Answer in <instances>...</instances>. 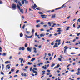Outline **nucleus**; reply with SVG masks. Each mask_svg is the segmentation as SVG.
I'll list each match as a JSON object with an SVG mask.
<instances>
[{"label":"nucleus","instance_id":"obj_1","mask_svg":"<svg viewBox=\"0 0 80 80\" xmlns=\"http://www.w3.org/2000/svg\"><path fill=\"white\" fill-rule=\"evenodd\" d=\"M16 7H17V5L14 4H13L12 6V8H13V10H16Z\"/></svg>","mask_w":80,"mask_h":80},{"label":"nucleus","instance_id":"obj_2","mask_svg":"<svg viewBox=\"0 0 80 80\" xmlns=\"http://www.w3.org/2000/svg\"><path fill=\"white\" fill-rule=\"evenodd\" d=\"M27 50L28 51L31 52H32V47L28 48H27Z\"/></svg>","mask_w":80,"mask_h":80},{"label":"nucleus","instance_id":"obj_3","mask_svg":"<svg viewBox=\"0 0 80 80\" xmlns=\"http://www.w3.org/2000/svg\"><path fill=\"white\" fill-rule=\"evenodd\" d=\"M25 37H27V38H31L33 37V35H32L31 36H28L27 35H25Z\"/></svg>","mask_w":80,"mask_h":80},{"label":"nucleus","instance_id":"obj_4","mask_svg":"<svg viewBox=\"0 0 80 80\" xmlns=\"http://www.w3.org/2000/svg\"><path fill=\"white\" fill-rule=\"evenodd\" d=\"M21 75L22 76V77H27V74H26V73H24L23 74L22 72H21Z\"/></svg>","mask_w":80,"mask_h":80},{"label":"nucleus","instance_id":"obj_5","mask_svg":"<svg viewBox=\"0 0 80 80\" xmlns=\"http://www.w3.org/2000/svg\"><path fill=\"white\" fill-rule=\"evenodd\" d=\"M58 45V43H57V42H56L55 43V45H54L53 46V48H55V47L57 48L58 47V45Z\"/></svg>","mask_w":80,"mask_h":80},{"label":"nucleus","instance_id":"obj_6","mask_svg":"<svg viewBox=\"0 0 80 80\" xmlns=\"http://www.w3.org/2000/svg\"><path fill=\"white\" fill-rule=\"evenodd\" d=\"M58 30L57 31V32H62V30H61V28H58Z\"/></svg>","mask_w":80,"mask_h":80},{"label":"nucleus","instance_id":"obj_7","mask_svg":"<svg viewBox=\"0 0 80 80\" xmlns=\"http://www.w3.org/2000/svg\"><path fill=\"white\" fill-rule=\"evenodd\" d=\"M56 17L55 14L52 15V16L51 17L52 18H55Z\"/></svg>","mask_w":80,"mask_h":80},{"label":"nucleus","instance_id":"obj_8","mask_svg":"<svg viewBox=\"0 0 80 80\" xmlns=\"http://www.w3.org/2000/svg\"><path fill=\"white\" fill-rule=\"evenodd\" d=\"M43 62H40V63H39L37 64V65H38V66H40L41 65H43Z\"/></svg>","mask_w":80,"mask_h":80},{"label":"nucleus","instance_id":"obj_9","mask_svg":"<svg viewBox=\"0 0 80 80\" xmlns=\"http://www.w3.org/2000/svg\"><path fill=\"white\" fill-rule=\"evenodd\" d=\"M19 10H20V12L22 13H23V9H21Z\"/></svg>","mask_w":80,"mask_h":80},{"label":"nucleus","instance_id":"obj_10","mask_svg":"<svg viewBox=\"0 0 80 80\" xmlns=\"http://www.w3.org/2000/svg\"><path fill=\"white\" fill-rule=\"evenodd\" d=\"M42 68L44 69L45 70H47V68L45 67L44 66H43L42 67Z\"/></svg>","mask_w":80,"mask_h":80},{"label":"nucleus","instance_id":"obj_11","mask_svg":"<svg viewBox=\"0 0 80 80\" xmlns=\"http://www.w3.org/2000/svg\"><path fill=\"white\" fill-rule=\"evenodd\" d=\"M5 63L7 64V63H10V61H7L5 62Z\"/></svg>","mask_w":80,"mask_h":80},{"label":"nucleus","instance_id":"obj_12","mask_svg":"<svg viewBox=\"0 0 80 80\" xmlns=\"http://www.w3.org/2000/svg\"><path fill=\"white\" fill-rule=\"evenodd\" d=\"M6 68H8V69H10V67L9 66V65H7L6 66Z\"/></svg>","mask_w":80,"mask_h":80},{"label":"nucleus","instance_id":"obj_13","mask_svg":"<svg viewBox=\"0 0 80 80\" xmlns=\"http://www.w3.org/2000/svg\"><path fill=\"white\" fill-rule=\"evenodd\" d=\"M61 40H58V39H57L55 41V42H61Z\"/></svg>","mask_w":80,"mask_h":80},{"label":"nucleus","instance_id":"obj_14","mask_svg":"<svg viewBox=\"0 0 80 80\" xmlns=\"http://www.w3.org/2000/svg\"><path fill=\"white\" fill-rule=\"evenodd\" d=\"M36 59L35 58H32V59L31 60V62H33V61H34V60H35Z\"/></svg>","mask_w":80,"mask_h":80},{"label":"nucleus","instance_id":"obj_15","mask_svg":"<svg viewBox=\"0 0 80 80\" xmlns=\"http://www.w3.org/2000/svg\"><path fill=\"white\" fill-rule=\"evenodd\" d=\"M45 36V34H40V37H44Z\"/></svg>","mask_w":80,"mask_h":80},{"label":"nucleus","instance_id":"obj_16","mask_svg":"<svg viewBox=\"0 0 80 80\" xmlns=\"http://www.w3.org/2000/svg\"><path fill=\"white\" fill-rule=\"evenodd\" d=\"M32 71L33 72V73H37V71H35V70L32 69Z\"/></svg>","mask_w":80,"mask_h":80},{"label":"nucleus","instance_id":"obj_17","mask_svg":"<svg viewBox=\"0 0 80 80\" xmlns=\"http://www.w3.org/2000/svg\"><path fill=\"white\" fill-rule=\"evenodd\" d=\"M45 15H41V17H42V18H46V17H44V16H45Z\"/></svg>","mask_w":80,"mask_h":80},{"label":"nucleus","instance_id":"obj_18","mask_svg":"<svg viewBox=\"0 0 80 80\" xmlns=\"http://www.w3.org/2000/svg\"><path fill=\"white\" fill-rule=\"evenodd\" d=\"M55 64L54 63H53L52 64L51 66V67H54V66H55Z\"/></svg>","mask_w":80,"mask_h":80},{"label":"nucleus","instance_id":"obj_19","mask_svg":"<svg viewBox=\"0 0 80 80\" xmlns=\"http://www.w3.org/2000/svg\"><path fill=\"white\" fill-rule=\"evenodd\" d=\"M36 27L37 28H39V27H40V24L37 25L36 26Z\"/></svg>","mask_w":80,"mask_h":80},{"label":"nucleus","instance_id":"obj_20","mask_svg":"<svg viewBox=\"0 0 80 80\" xmlns=\"http://www.w3.org/2000/svg\"><path fill=\"white\" fill-rule=\"evenodd\" d=\"M34 32H35V30L33 29L32 30V35H33L34 33Z\"/></svg>","mask_w":80,"mask_h":80},{"label":"nucleus","instance_id":"obj_21","mask_svg":"<svg viewBox=\"0 0 80 80\" xmlns=\"http://www.w3.org/2000/svg\"><path fill=\"white\" fill-rule=\"evenodd\" d=\"M23 34H22V33H21L20 34V37H23Z\"/></svg>","mask_w":80,"mask_h":80},{"label":"nucleus","instance_id":"obj_22","mask_svg":"<svg viewBox=\"0 0 80 80\" xmlns=\"http://www.w3.org/2000/svg\"><path fill=\"white\" fill-rule=\"evenodd\" d=\"M27 64H28V65H32V62H29L27 63Z\"/></svg>","mask_w":80,"mask_h":80},{"label":"nucleus","instance_id":"obj_23","mask_svg":"<svg viewBox=\"0 0 80 80\" xmlns=\"http://www.w3.org/2000/svg\"><path fill=\"white\" fill-rule=\"evenodd\" d=\"M70 28V27H68L66 29V30H69V28Z\"/></svg>","mask_w":80,"mask_h":80},{"label":"nucleus","instance_id":"obj_24","mask_svg":"<svg viewBox=\"0 0 80 80\" xmlns=\"http://www.w3.org/2000/svg\"><path fill=\"white\" fill-rule=\"evenodd\" d=\"M33 7H34V8H35V7H37V6L36 5V4H34V6H32Z\"/></svg>","mask_w":80,"mask_h":80},{"label":"nucleus","instance_id":"obj_25","mask_svg":"<svg viewBox=\"0 0 80 80\" xmlns=\"http://www.w3.org/2000/svg\"><path fill=\"white\" fill-rule=\"evenodd\" d=\"M2 69L3 70V68H4V65L3 64H2Z\"/></svg>","mask_w":80,"mask_h":80},{"label":"nucleus","instance_id":"obj_26","mask_svg":"<svg viewBox=\"0 0 80 80\" xmlns=\"http://www.w3.org/2000/svg\"><path fill=\"white\" fill-rule=\"evenodd\" d=\"M17 7H18V8L19 10H20V9H21L20 7V6H19V5H17Z\"/></svg>","mask_w":80,"mask_h":80},{"label":"nucleus","instance_id":"obj_27","mask_svg":"<svg viewBox=\"0 0 80 80\" xmlns=\"http://www.w3.org/2000/svg\"><path fill=\"white\" fill-rule=\"evenodd\" d=\"M64 6H65V4H64L62 6L60 7V9H61V8H63V7H64Z\"/></svg>","mask_w":80,"mask_h":80},{"label":"nucleus","instance_id":"obj_28","mask_svg":"<svg viewBox=\"0 0 80 80\" xmlns=\"http://www.w3.org/2000/svg\"><path fill=\"white\" fill-rule=\"evenodd\" d=\"M64 6H65V4H64L62 6L60 7V9H61V8H63V7H64Z\"/></svg>","mask_w":80,"mask_h":80},{"label":"nucleus","instance_id":"obj_29","mask_svg":"<svg viewBox=\"0 0 80 80\" xmlns=\"http://www.w3.org/2000/svg\"><path fill=\"white\" fill-rule=\"evenodd\" d=\"M64 6H65V4H64L62 6L60 7V9H61V8H63V7H64Z\"/></svg>","mask_w":80,"mask_h":80},{"label":"nucleus","instance_id":"obj_30","mask_svg":"<svg viewBox=\"0 0 80 80\" xmlns=\"http://www.w3.org/2000/svg\"><path fill=\"white\" fill-rule=\"evenodd\" d=\"M38 13L39 14H40V15H43V13L42 12H38Z\"/></svg>","mask_w":80,"mask_h":80},{"label":"nucleus","instance_id":"obj_31","mask_svg":"<svg viewBox=\"0 0 80 80\" xmlns=\"http://www.w3.org/2000/svg\"><path fill=\"white\" fill-rule=\"evenodd\" d=\"M67 47V46H65L64 47V50H67V49H68V48H66Z\"/></svg>","mask_w":80,"mask_h":80},{"label":"nucleus","instance_id":"obj_32","mask_svg":"<svg viewBox=\"0 0 80 80\" xmlns=\"http://www.w3.org/2000/svg\"><path fill=\"white\" fill-rule=\"evenodd\" d=\"M25 1V3L27 4V3H28V1H26V0Z\"/></svg>","mask_w":80,"mask_h":80},{"label":"nucleus","instance_id":"obj_33","mask_svg":"<svg viewBox=\"0 0 80 80\" xmlns=\"http://www.w3.org/2000/svg\"><path fill=\"white\" fill-rule=\"evenodd\" d=\"M25 47H28V45H27V43H26L25 45Z\"/></svg>","mask_w":80,"mask_h":80},{"label":"nucleus","instance_id":"obj_34","mask_svg":"<svg viewBox=\"0 0 80 80\" xmlns=\"http://www.w3.org/2000/svg\"><path fill=\"white\" fill-rule=\"evenodd\" d=\"M2 56H5V55H6V53H3L2 54Z\"/></svg>","mask_w":80,"mask_h":80},{"label":"nucleus","instance_id":"obj_35","mask_svg":"<svg viewBox=\"0 0 80 80\" xmlns=\"http://www.w3.org/2000/svg\"><path fill=\"white\" fill-rule=\"evenodd\" d=\"M58 60L59 61H60V62L62 61V59L60 58H58Z\"/></svg>","mask_w":80,"mask_h":80},{"label":"nucleus","instance_id":"obj_36","mask_svg":"<svg viewBox=\"0 0 80 80\" xmlns=\"http://www.w3.org/2000/svg\"><path fill=\"white\" fill-rule=\"evenodd\" d=\"M24 1H25L23 0L22 2V4H24V3H25Z\"/></svg>","mask_w":80,"mask_h":80},{"label":"nucleus","instance_id":"obj_37","mask_svg":"<svg viewBox=\"0 0 80 80\" xmlns=\"http://www.w3.org/2000/svg\"><path fill=\"white\" fill-rule=\"evenodd\" d=\"M59 9H60V8L59 7V8H56L55 10H58Z\"/></svg>","mask_w":80,"mask_h":80},{"label":"nucleus","instance_id":"obj_38","mask_svg":"<svg viewBox=\"0 0 80 80\" xmlns=\"http://www.w3.org/2000/svg\"><path fill=\"white\" fill-rule=\"evenodd\" d=\"M23 59L22 58L21 60V63H22V62H23Z\"/></svg>","mask_w":80,"mask_h":80},{"label":"nucleus","instance_id":"obj_39","mask_svg":"<svg viewBox=\"0 0 80 80\" xmlns=\"http://www.w3.org/2000/svg\"><path fill=\"white\" fill-rule=\"evenodd\" d=\"M47 75H49L51 74V73H50V72H48L47 73Z\"/></svg>","mask_w":80,"mask_h":80},{"label":"nucleus","instance_id":"obj_40","mask_svg":"<svg viewBox=\"0 0 80 80\" xmlns=\"http://www.w3.org/2000/svg\"><path fill=\"white\" fill-rule=\"evenodd\" d=\"M26 33L28 34H29V33H30V32H29V31H26Z\"/></svg>","mask_w":80,"mask_h":80},{"label":"nucleus","instance_id":"obj_41","mask_svg":"<svg viewBox=\"0 0 80 80\" xmlns=\"http://www.w3.org/2000/svg\"><path fill=\"white\" fill-rule=\"evenodd\" d=\"M48 24L49 25V26H51L52 25H51V23L50 22H48Z\"/></svg>","mask_w":80,"mask_h":80},{"label":"nucleus","instance_id":"obj_42","mask_svg":"<svg viewBox=\"0 0 80 80\" xmlns=\"http://www.w3.org/2000/svg\"><path fill=\"white\" fill-rule=\"evenodd\" d=\"M34 70H37V68H33V69Z\"/></svg>","mask_w":80,"mask_h":80},{"label":"nucleus","instance_id":"obj_43","mask_svg":"<svg viewBox=\"0 0 80 80\" xmlns=\"http://www.w3.org/2000/svg\"><path fill=\"white\" fill-rule=\"evenodd\" d=\"M18 3H19V5H20V6H22V4H21V3H20V2H19V1L18 2Z\"/></svg>","mask_w":80,"mask_h":80},{"label":"nucleus","instance_id":"obj_44","mask_svg":"<svg viewBox=\"0 0 80 80\" xmlns=\"http://www.w3.org/2000/svg\"><path fill=\"white\" fill-rule=\"evenodd\" d=\"M22 47H20L19 48V50H22Z\"/></svg>","mask_w":80,"mask_h":80},{"label":"nucleus","instance_id":"obj_45","mask_svg":"<svg viewBox=\"0 0 80 80\" xmlns=\"http://www.w3.org/2000/svg\"><path fill=\"white\" fill-rule=\"evenodd\" d=\"M12 56H10L9 58V60H11V59H12Z\"/></svg>","mask_w":80,"mask_h":80},{"label":"nucleus","instance_id":"obj_46","mask_svg":"<svg viewBox=\"0 0 80 80\" xmlns=\"http://www.w3.org/2000/svg\"><path fill=\"white\" fill-rule=\"evenodd\" d=\"M66 43H70V42L67 41Z\"/></svg>","mask_w":80,"mask_h":80},{"label":"nucleus","instance_id":"obj_47","mask_svg":"<svg viewBox=\"0 0 80 80\" xmlns=\"http://www.w3.org/2000/svg\"><path fill=\"white\" fill-rule=\"evenodd\" d=\"M32 67H31L30 68V71L31 72V71H32Z\"/></svg>","mask_w":80,"mask_h":80},{"label":"nucleus","instance_id":"obj_48","mask_svg":"<svg viewBox=\"0 0 80 80\" xmlns=\"http://www.w3.org/2000/svg\"><path fill=\"white\" fill-rule=\"evenodd\" d=\"M28 66H26L25 68L26 69H28Z\"/></svg>","mask_w":80,"mask_h":80},{"label":"nucleus","instance_id":"obj_49","mask_svg":"<svg viewBox=\"0 0 80 80\" xmlns=\"http://www.w3.org/2000/svg\"><path fill=\"white\" fill-rule=\"evenodd\" d=\"M51 12V10H49L46 12L47 13H50V12Z\"/></svg>","mask_w":80,"mask_h":80},{"label":"nucleus","instance_id":"obj_50","mask_svg":"<svg viewBox=\"0 0 80 80\" xmlns=\"http://www.w3.org/2000/svg\"><path fill=\"white\" fill-rule=\"evenodd\" d=\"M40 20H37L36 22L37 23H39V22H40Z\"/></svg>","mask_w":80,"mask_h":80},{"label":"nucleus","instance_id":"obj_51","mask_svg":"<svg viewBox=\"0 0 80 80\" xmlns=\"http://www.w3.org/2000/svg\"><path fill=\"white\" fill-rule=\"evenodd\" d=\"M25 25H24L23 26H22V28L23 29H24V28H25Z\"/></svg>","mask_w":80,"mask_h":80},{"label":"nucleus","instance_id":"obj_52","mask_svg":"<svg viewBox=\"0 0 80 80\" xmlns=\"http://www.w3.org/2000/svg\"><path fill=\"white\" fill-rule=\"evenodd\" d=\"M47 72H50V70H49V69H48L47 70Z\"/></svg>","mask_w":80,"mask_h":80},{"label":"nucleus","instance_id":"obj_53","mask_svg":"<svg viewBox=\"0 0 80 80\" xmlns=\"http://www.w3.org/2000/svg\"><path fill=\"white\" fill-rule=\"evenodd\" d=\"M18 72H19V70H17V71L16 72V73H18Z\"/></svg>","mask_w":80,"mask_h":80},{"label":"nucleus","instance_id":"obj_54","mask_svg":"<svg viewBox=\"0 0 80 80\" xmlns=\"http://www.w3.org/2000/svg\"><path fill=\"white\" fill-rule=\"evenodd\" d=\"M40 30V31H44V29H41Z\"/></svg>","mask_w":80,"mask_h":80},{"label":"nucleus","instance_id":"obj_55","mask_svg":"<svg viewBox=\"0 0 80 80\" xmlns=\"http://www.w3.org/2000/svg\"><path fill=\"white\" fill-rule=\"evenodd\" d=\"M57 67L58 68V67H60V64H58L57 65Z\"/></svg>","mask_w":80,"mask_h":80},{"label":"nucleus","instance_id":"obj_56","mask_svg":"<svg viewBox=\"0 0 80 80\" xmlns=\"http://www.w3.org/2000/svg\"><path fill=\"white\" fill-rule=\"evenodd\" d=\"M0 52H2V48L0 47Z\"/></svg>","mask_w":80,"mask_h":80},{"label":"nucleus","instance_id":"obj_57","mask_svg":"<svg viewBox=\"0 0 80 80\" xmlns=\"http://www.w3.org/2000/svg\"><path fill=\"white\" fill-rule=\"evenodd\" d=\"M1 74H2V75H4V73L2 72H1Z\"/></svg>","mask_w":80,"mask_h":80},{"label":"nucleus","instance_id":"obj_58","mask_svg":"<svg viewBox=\"0 0 80 80\" xmlns=\"http://www.w3.org/2000/svg\"><path fill=\"white\" fill-rule=\"evenodd\" d=\"M40 24H41V25H44V23L43 22H41Z\"/></svg>","mask_w":80,"mask_h":80},{"label":"nucleus","instance_id":"obj_59","mask_svg":"<svg viewBox=\"0 0 80 80\" xmlns=\"http://www.w3.org/2000/svg\"><path fill=\"white\" fill-rule=\"evenodd\" d=\"M76 74H77V75H80V73H78V72H76Z\"/></svg>","mask_w":80,"mask_h":80},{"label":"nucleus","instance_id":"obj_60","mask_svg":"<svg viewBox=\"0 0 80 80\" xmlns=\"http://www.w3.org/2000/svg\"><path fill=\"white\" fill-rule=\"evenodd\" d=\"M22 50L23 51V50H25V48H23V47H22Z\"/></svg>","mask_w":80,"mask_h":80},{"label":"nucleus","instance_id":"obj_61","mask_svg":"<svg viewBox=\"0 0 80 80\" xmlns=\"http://www.w3.org/2000/svg\"><path fill=\"white\" fill-rule=\"evenodd\" d=\"M78 22H80V19L79 18L78 20Z\"/></svg>","mask_w":80,"mask_h":80},{"label":"nucleus","instance_id":"obj_62","mask_svg":"<svg viewBox=\"0 0 80 80\" xmlns=\"http://www.w3.org/2000/svg\"><path fill=\"white\" fill-rule=\"evenodd\" d=\"M14 1L16 3H17V0H14Z\"/></svg>","mask_w":80,"mask_h":80},{"label":"nucleus","instance_id":"obj_63","mask_svg":"<svg viewBox=\"0 0 80 80\" xmlns=\"http://www.w3.org/2000/svg\"><path fill=\"white\" fill-rule=\"evenodd\" d=\"M77 35L78 36H79V35H80V33H77Z\"/></svg>","mask_w":80,"mask_h":80},{"label":"nucleus","instance_id":"obj_64","mask_svg":"<svg viewBox=\"0 0 80 80\" xmlns=\"http://www.w3.org/2000/svg\"><path fill=\"white\" fill-rule=\"evenodd\" d=\"M2 3H3L0 0V4H2Z\"/></svg>","mask_w":80,"mask_h":80}]
</instances>
